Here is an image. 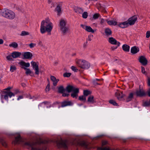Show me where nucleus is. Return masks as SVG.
I'll list each match as a JSON object with an SVG mask.
<instances>
[{"instance_id":"obj_43","label":"nucleus","mask_w":150,"mask_h":150,"mask_svg":"<svg viewBox=\"0 0 150 150\" xmlns=\"http://www.w3.org/2000/svg\"><path fill=\"white\" fill-rule=\"evenodd\" d=\"M88 16V14L87 12H84L82 14V17L84 18H86Z\"/></svg>"},{"instance_id":"obj_34","label":"nucleus","mask_w":150,"mask_h":150,"mask_svg":"<svg viewBox=\"0 0 150 150\" xmlns=\"http://www.w3.org/2000/svg\"><path fill=\"white\" fill-rule=\"evenodd\" d=\"M79 144L81 146L85 147H87V144L86 142L84 141L80 142Z\"/></svg>"},{"instance_id":"obj_45","label":"nucleus","mask_w":150,"mask_h":150,"mask_svg":"<svg viewBox=\"0 0 150 150\" xmlns=\"http://www.w3.org/2000/svg\"><path fill=\"white\" fill-rule=\"evenodd\" d=\"M141 70H142V73L143 74L145 75H146L147 74V73L146 72V71H145L144 68L143 67H141Z\"/></svg>"},{"instance_id":"obj_60","label":"nucleus","mask_w":150,"mask_h":150,"mask_svg":"<svg viewBox=\"0 0 150 150\" xmlns=\"http://www.w3.org/2000/svg\"><path fill=\"white\" fill-rule=\"evenodd\" d=\"M4 43V40L1 39H0V45Z\"/></svg>"},{"instance_id":"obj_55","label":"nucleus","mask_w":150,"mask_h":150,"mask_svg":"<svg viewBox=\"0 0 150 150\" xmlns=\"http://www.w3.org/2000/svg\"><path fill=\"white\" fill-rule=\"evenodd\" d=\"M38 45L41 46H43V45L42 42L41 41H39L38 43Z\"/></svg>"},{"instance_id":"obj_39","label":"nucleus","mask_w":150,"mask_h":150,"mask_svg":"<svg viewBox=\"0 0 150 150\" xmlns=\"http://www.w3.org/2000/svg\"><path fill=\"white\" fill-rule=\"evenodd\" d=\"M79 99L81 101L84 102L86 100V96L84 95L80 96L79 97Z\"/></svg>"},{"instance_id":"obj_17","label":"nucleus","mask_w":150,"mask_h":150,"mask_svg":"<svg viewBox=\"0 0 150 150\" xmlns=\"http://www.w3.org/2000/svg\"><path fill=\"white\" fill-rule=\"evenodd\" d=\"M19 64L22 66V68L28 67L30 66V64L29 63H26L22 61L19 63Z\"/></svg>"},{"instance_id":"obj_24","label":"nucleus","mask_w":150,"mask_h":150,"mask_svg":"<svg viewBox=\"0 0 150 150\" xmlns=\"http://www.w3.org/2000/svg\"><path fill=\"white\" fill-rule=\"evenodd\" d=\"M61 106L62 107H64L65 106L70 105L72 104V103L70 101H64L62 102Z\"/></svg>"},{"instance_id":"obj_47","label":"nucleus","mask_w":150,"mask_h":150,"mask_svg":"<svg viewBox=\"0 0 150 150\" xmlns=\"http://www.w3.org/2000/svg\"><path fill=\"white\" fill-rule=\"evenodd\" d=\"M71 69L74 72H77L78 69H77L76 67L74 66H72L71 67Z\"/></svg>"},{"instance_id":"obj_23","label":"nucleus","mask_w":150,"mask_h":150,"mask_svg":"<svg viewBox=\"0 0 150 150\" xmlns=\"http://www.w3.org/2000/svg\"><path fill=\"white\" fill-rule=\"evenodd\" d=\"M21 141V138L20 136L18 135L17 137H15V140L12 142V144H17L19 143Z\"/></svg>"},{"instance_id":"obj_44","label":"nucleus","mask_w":150,"mask_h":150,"mask_svg":"<svg viewBox=\"0 0 150 150\" xmlns=\"http://www.w3.org/2000/svg\"><path fill=\"white\" fill-rule=\"evenodd\" d=\"M71 75V74L70 73L66 72L63 74V76L64 77H69Z\"/></svg>"},{"instance_id":"obj_9","label":"nucleus","mask_w":150,"mask_h":150,"mask_svg":"<svg viewBox=\"0 0 150 150\" xmlns=\"http://www.w3.org/2000/svg\"><path fill=\"white\" fill-rule=\"evenodd\" d=\"M31 64L33 67V69L35 71V73L38 75L39 74V63L38 62H35L33 61L31 62Z\"/></svg>"},{"instance_id":"obj_40","label":"nucleus","mask_w":150,"mask_h":150,"mask_svg":"<svg viewBox=\"0 0 150 150\" xmlns=\"http://www.w3.org/2000/svg\"><path fill=\"white\" fill-rule=\"evenodd\" d=\"M7 59L9 61H13V60L12 55H9L6 57Z\"/></svg>"},{"instance_id":"obj_36","label":"nucleus","mask_w":150,"mask_h":150,"mask_svg":"<svg viewBox=\"0 0 150 150\" xmlns=\"http://www.w3.org/2000/svg\"><path fill=\"white\" fill-rule=\"evenodd\" d=\"M0 142L4 146L6 147L7 146V144L3 139L2 138L0 139Z\"/></svg>"},{"instance_id":"obj_46","label":"nucleus","mask_w":150,"mask_h":150,"mask_svg":"<svg viewBox=\"0 0 150 150\" xmlns=\"http://www.w3.org/2000/svg\"><path fill=\"white\" fill-rule=\"evenodd\" d=\"M98 150H110L108 147H100L98 148Z\"/></svg>"},{"instance_id":"obj_31","label":"nucleus","mask_w":150,"mask_h":150,"mask_svg":"<svg viewBox=\"0 0 150 150\" xmlns=\"http://www.w3.org/2000/svg\"><path fill=\"white\" fill-rule=\"evenodd\" d=\"M16 69V68L15 66L14 65H11L10 67V71L11 72H14Z\"/></svg>"},{"instance_id":"obj_16","label":"nucleus","mask_w":150,"mask_h":150,"mask_svg":"<svg viewBox=\"0 0 150 150\" xmlns=\"http://www.w3.org/2000/svg\"><path fill=\"white\" fill-rule=\"evenodd\" d=\"M139 62L143 65L147 64V60L145 57L143 56L140 57L139 59Z\"/></svg>"},{"instance_id":"obj_1","label":"nucleus","mask_w":150,"mask_h":150,"mask_svg":"<svg viewBox=\"0 0 150 150\" xmlns=\"http://www.w3.org/2000/svg\"><path fill=\"white\" fill-rule=\"evenodd\" d=\"M53 27V24L50 19L48 18H46L41 22L40 33L42 34H44L47 32L48 35H50Z\"/></svg>"},{"instance_id":"obj_48","label":"nucleus","mask_w":150,"mask_h":150,"mask_svg":"<svg viewBox=\"0 0 150 150\" xmlns=\"http://www.w3.org/2000/svg\"><path fill=\"white\" fill-rule=\"evenodd\" d=\"M50 90V84L49 83L47 84L46 88H45V91L46 92L49 91Z\"/></svg>"},{"instance_id":"obj_49","label":"nucleus","mask_w":150,"mask_h":150,"mask_svg":"<svg viewBox=\"0 0 150 150\" xmlns=\"http://www.w3.org/2000/svg\"><path fill=\"white\" fill-rule=\"evenodd\" d=\"M36 45V44L34 43H31L29 44V46L30 48H32Z\"/></svg>"},{"instance_id":"obj_19","label":"nucleus","mask_w":150,"mask_h":150,"mask_svg":"<svg viewBox=\"0 0 150 150\" xmlns=\"http://www.w3.org/2000/svg\"><path fill=\"white\" fill-rule=\"evenodd\" d=\"M50 79L53 82V85L54 86H56L57 85V83L59 81V79H57L53 76H51Z\"/></svg>"},{"instance_id":"obj_11","label":"nucleus","mask_w":150,"mask_h":150,"mask_svg":"<svg viewBox=\"0 0 150 150\" xmlns=\"http://www.w3.org/2000/svg\"><path fill=\"white\" fill-rule=\"evenodd\" d=\"M109 42L112 45H117V46H119L120 45L119 42L117 41L116 40L112 37H110L109 38L108 40Z\"/></svg>"},{"instance_id":"obj_13","label":"nucleus","mask_w":150,"mask_h":150,"mask_svg":"<svg viewBox=\"0 0 150 150\" xmlns=\"http://www.w3.org/2000/svg\"><path fill=\"white\" fill-rule=\"evenodd\" d=\"M57 146L59 147H64L66 148V142L65 141L62 140L58 141L57 143Z\"/></svg>"},{"instance_id":"obj_37","label":"nucleus","mask_w":150,"mask_h":150,"mask_svg":"<svg viewBox=\"0 0 150 150\" xmlns=\"http://www.w3.org/2000/svg\"><path fill=\"white\" fill-rule=\"evenodd\" d=\"M30 33L28 32L25 31H23L21 32L20 35L21 36H24L25 35H28Z\"/></svg>"},{"instance_id":"obj_50","label":"nucleus","mask_w":150,"mask_h":150,"mask_svg":"<svg viewBox=\"0 0 150 150\" xmlns=\"http://www.w3.org/2000/svg\"><path fill=\"white\" fill-rule=\"evenodd\" d=\"M144 106H148L150 105V103L149 102H146L143 104Z\"/></svg>"},{"instance_id":"obj_32","label":"nucleus","mask_w":150,"mask_h":150,"mask_svg":"<svg viewBox=\"0 0 150 150\" xmlns=\"http://www.w3.org/2000/svg\"><path fill=\"white\" fill-rule=\"evenodd\" d=\"M133 97V94L131 93L126 98V100L127 102H129L132 100Z\"/></svg>"},{"instance_id":"obj_5","label":"nucleus","mask_w":150,"mask_h":150,"mask_svg":"<svg viewBox=\"0 0 150 150\" xmlns=\"http://www.w3.org/2000/svg\"><path fill=\"white\" fill-rule=\"evenodd\" d=\"M67 23L66 21L63 19H61L59 22L60 30L63 34L65 33L68 30V28L67 26Z\"/></svg>"},{"instance_id":"obj_57","label":"nucleus","mask_w":150,"mask_h":150,"mask_svg":"<svg viewBox=\"0 0 150 150\" xmlns=\"http://www.w3.org/2000/svg\"><path fill=\"white\" fill-rule=\"evenodd\" d=\"M107 141H103L102 142V146H103L104 145H106L107 144Z\"/></svg>"},{"instance_id":"obj_26","label":"nucleus","mask_w":150,"mask_h":150,"mask_svg":"<svg viewBox=\"0 0 150 150\" xmlns=\"http://www.w3.org/2000/svg\"><path fill=\"white\" fill-rule=\"evenodd\" d=\"M23 69L25 70V74L26 75H29L31 76L33 75V73L29 69L23 68Z\"/></svg>"},{"instance_id":"obj_38","label":"nucleus","mask_w":150,"mask_h":150,"mask_svg":"<svg viewBox=\"0 0 150 150\" xmlns=\"http://www.w3.org/2000/svg\"><path fill=\"white\" fill-rule=\"evenodd\" d=\"M91 92L89 91L85 90L83 91V94L85 96H87L91 94Z\"/></svg>"},{"instance_id":"obj_20","label":"nucleus","mask_w":150,"mask_h":150,"mask_svg":"<svg viewBox=\"0 0 150 150\" xmlns=\"http://www.w3.org/2000/svg\"><path fill=\"white\" fill-rule=\"evenodd\" d=\"M119 27L122 28H124L127 27L129 26L127 21H125L122 23H121L118 24Z\"/></svg>"},{"instance_id":"obj_25","label":"nucleus","mask_w":150,"mask_h":150,"mask_svg":"<svg viewBox=\"0 0 150 150\" xmlns=\"http://www.w3.org/2000/svg\"><path fill=\"white\" fill-rule=\"evenodd\" d=\"M107 21L108 23L110 25H115L117 24V20L116 19L109 21L107 20Z\"/></svg>"},{"instance_id":"obj_35","label":"nucleus","mask_w":150,"mask_h":150,"mask_svg":"<svg viewBox=\"0 0 150 150\" xmlns=\"http://www.w3.org/2000/svg\"><path fill=\"white\" fill-rule=\"evenodd\" d=\"M10 47H12L13 48H17L18 46V44L15 42H13L9 45Z\"/></svg>"},{"instance_id":"obj_63","label":"nucleus","mask_w":150,"mask_h":150,"mask_svg":"<svg viewBox=\"0 0 150 150\" xmlns=\"http://www.w3.org/2000/svg\"><path fill=\"white\" fill-rule=\"evenodd\" d=\"M19 92V91L18 89H16V93H17Z\"/></svg>"},{"instance_id":"obj_51","label":"nucleus","mask_w":150,"mask_h":150,"mask_svg":"<svg viewBox=\"0 0 150 150\" xmlns=\"http://www.w3.org/2000/svg\"><path fill=\"white\" fill-rule=\"evenodd\" d=\"M100 23L101 25H103L105 22V20L104 19L102 18H100Z\"/></svg>"},{"instance_id":"obj_18","label":"nucleus","mask_w":150,"mask_h":150,"mask_svg":"<svg viewBox=\"0 0 150 150\" xmlns=\"http://www.w3.org/2000/svg\"><path fill=\"white\" fill-rule=\"evenodd\" d=\"M21 54V52L16 51L13 52L11 53V55L13 59H15L19 57Z\"/></svg>"},{"instance_id":"obj_15","label":"nucleus","mask_w":150,"mask_h":150,"mask_svg":"<svg viewBox=\"0 0 150 150\" xmlns=\"http://www.w3.org/2000/svg\"><path fill=\"white\" fill-rule=\"evenodd\" d=\"M23 55L24 59H31L33 56L32 53L30 52H24Z\"/></svg>"},{"instance_id":"obj_22","label":"nucleus","mask_w":150,"mask_h":150,"mask_svg":"<svg viewBox=\"0 0 150 150\" xmlns=\"http://www.w3.org/2000/svg\"><path fill=\"white\" fill-rule=\"evenodd\" d=\"M87 102L89 103L93 104L96 102L93 96H90L88 98Z\"/></svg>"},{"instance_id":"obj_33","label":"nucleus","mask_w":150,"mask_h":150,"mask_svg":"<svg viewBox=\"0 0 150 150\" xmlns=\"http://www.w3.org/2000/svg\"><path fill=\"white\" fill-rule=\"evenodd\" d=\"M58 91L59 93H62L64 91V89L63 87L61 86H60L58 88Z\"/></svg>"},{"instance_id":"obj_56","label":"nucleus","mask_w":150,"mask_h":150,"mask_svg":"<svg viewBox=\"0 0 150 150\" xmlns=\"http://www.w3.org/2000/svg\"><path fill=\"white\" fill-rule=\"evenodd\" d=\"M148 80V85L149 86H150V77H148L147 79Z\"/></svg>"},{"instance_id":"obj_64","label":"nucleus","mask_w":150,"mask_h":150,"mask_svg":"<svg viewBox=\"0 0 150 150\" xmlns=\"http://www.w3.org/2000/svg\"><path fill=\"white\" fill-rule=\"evenodd\" d=\"M11 89V88H8L5 89V90H9Z\"/></svg>"},{"instance_id":"obj_10","label":"nucleus","mask_w":150,"mask_h":150,"mask_svg":"<svg viewBox=\"0 0 150 150\" xmlns=\"http://www.w3.org/2000/svg\"><path fill=\"white\" fill-rule=\"evenodd\" d=\"M137 20V18L136 16H134L129 18L127 21L128 24L129 25H134Z\"/></svg>"},{"instance_id":"obj_52","label":"nucleus","mask_w":150,"mask_h":150,"mask_svg":"<svg viewBox=\"0 0 150 150\" xmlns=\"http://www.w3.org/2000/svg\"><path fill=\"white\" fill-rule=\"evenodd\" d=\"M150 36V32L147 31L146 34V38H149Z\"/></svg>"},{"instance_id":"obj_21","label":"nucleus","mask_w":150,"mask_h":150,"mask_svg":"<svg viewBox=\"0 0 150 150\" xmlns=\"http://www.w3.org/2000/svg\"><path fill=\"white\" fill-rule=\"evenodd\" d=\"M139 50L138 47L135 46L131 48V52L132 54H135L139 52Z\"/></svg>"},{"instance_id":"obj_28","label":"nucleus","mask_w":150,"mask_h":150,"mask_svg":"<svg viewBox=\"0 0 150 150\" xmlns=\"http://www.w3.org/2000/svg\"><path fill=\"white\" fill-rule=\"evenodd\" d=\"M122 48L124 51L128 52L129 51L130 47L127 45L125 44L122 45Z\"/></svg>"},{"instance_id":"obj_29","label":"nucleus","mask_w":150,"mask_h":150,"mask_svg":"<svg viewBox=\"0 0 150 150\" xmlns=\"http://www.w3.org/2000/svg\"><path fill=\"white\" fill-rule=\"evenodd\" d=\"M105 35L107 36H109L112 34L111 30L110 29L108 28L105 29Z\"/></svg>"},{"instance_id":"obj_53","label":"nucleus","mask_w":150,"mask_h":150,"mask_svg":"<svg viewBox=\"0 0 150 150\" xmlns=\"http://www.w3.org/2000/svg\"><path fill=\"white\" fill-rule=\"evenodd\" d=\"M93 36L92 35H89L88 36V38L87 40L89 41H91L92 40L91 38L93 37Z\"/></svg>"},{"instance_id":"obj_3","label":"nucleus","mask_w":150,"mask_h":150,"mask_svg":"<svg viewBox=\"0 0 150 150\" xmlns=\"http://www.w3.org/2000/svg\"><path fill=\"white\" fill-rule=\"evenodd\" d=\"M75 62L77 66L84 69H88L90 67V63L84 59H76L75 60Z\"/></svg>"},{"instance_id":"obj_42","label":"nucleus","mask_w":150,"mask_h":150,"mask_svg":"<svg viewBox=\"0 0 150 150\" xmlns=\"http://www.w3.org/2000/svg\"><path fill=\"white\" fill-rule=\"evenodd\" d=\"M109 102L110 103L116 106H117L118 104H117L116 103L115 101L113 100H109Z\"/></svg>"},{"instance_id":"obj_62","label":"nucleus","mask_w":150,"mask_h":150,"mask_svg":"<svg viewBox=\"0 0 150 150\" xmlns=\"http://www.w3.org/2000/svg\"><path fill=\"white\" fill-rule=\"evenodd\" d=\"M113 71H114L115 73H118V71L117 70H116L115 69H114L113 70Z\"/></svg>"},{"instance_id":"obj_4","label":"nucleus","mask_w":150,"mask_h":150,"mask_svg":"<svg viewBox=\"0 0 150 150\" xmlns=\"http://www.w3.org/2000/svg\"><path fill=\"white\" fill-rule=\"evenodd\" d=\"M67 91L68 92H72L71 94V96L73 98H76L78 96V93H79V89L76 88L73 86L71 85H68L66 87Z\"/></svg>"},{"instance_id":"obj_14","label":"nucleus","mask_w":150,"mask_h":150,"mask_svg":"<svg viewBox=\"0 0 150 150\" xmlns=\"http://www.w3.org/2000/svg\"><path fill=\"white\" fill-rule=\"evenodd\" d=\"M135 93L137 96L140 97L144 96L146 95L145 91L142 89H140L137 91Z\"/></svg>"},{"instance_id":"obj_59","label":"nucleus","mask_w":150,"mask_h":150,"mask_svg":"<svg viewBox=\"0 0 150 150\" xmlns=\"http://www.w3.org/2000/svg\"><path fill=\"white\" fill-rule=\"evenodd\" d=\"M118 46L117 47H111V49L112 50H113L117 49Z\"/></svg>"},{"instance_id":"obj_7","label":"nucleus","mask_w":150,"mask_h":150,"mask_svg":"<svg viewBox=\"0 0 150 150\" xmlns=\"http://www.w3.org/2000/svg\"><path fill=\"white\" fill-rule=\"evenodd\" d=\"M25 144L29 146V150H41L38 148L37 146V143L34 142H26Z\"/></svg>"},{"instance_id":"obj_61","label":"nucleus","mask_w":150,"mask_h":150,"mask_svg":"<svg viewBox=\"0 0 150 150\" xmlns=\"http://www.w3.org/2000/svg\"><path fill=\"white\" fill-rule=\"evenodd\" d=\"M148 94L149 96L150 97V89L148 91Z\"/></svg>"},{"instance_id":"obj_12","label":"nucleus","mask_w":150,"mask_h":150,"mask_svg":"<svg viewBox=\"0 0 150 150\" xmlns=\"http://www.w3.org/2000/svg\"><path fill=\"white\" fill-rule=\"evenodd\" d=\"M81 26L82 28L88 32L94 33L95 31H96V30L95 31L94 30H93L90 26L85 25L83 24H81Z\"/></svg>"},{"instance_id":"obj_8","label":"nucleus","mask_w":150,"mask_h":150,"mask_svg":"<svg viewBox=\"0 0 150 150\" xmlns=\"http://www.w3.org/2000/svg\"><path fill=\"white\" fill-rule=\"evenodd\" d=\"M115 96L117 99L119 100H122L125 99V95L122 92L117 90L115 93Z\"/></svg>"},{"instance_id":"obj_54","label":"nucleus","mask_w":150,"mask_h":150,"mask_svg":"<svg viewBox=\"0 0 150 150\" xmlns=\"http://www.w3.org/2000/svg\"><path fill=\"white\" fill-rule=\"evenodd\" d=\"M62 96L64 97H68L69 95V94L67 93H62Z\"/></svg>"},{"instance_id":"obj_58","label":"nucleus","mask_w":150,"mask_h":150,"mask_svg":"<svg viewBox=\"0 0 150 150\" xmlns=\"http://www.w3.org/2000/svg\"><path fill=\"white\" fill-rule=\"evenodd\" d=\"M23 98V96H19L17 100H19L21 99H22Z\"/></svg>"},{"instance_id":"obj_30","label":"nucleus","mask_w":150,"mask_h":150,"mask_svg":"<svg viewBox=\"0 0 150 150\" xmlns=\"http://www.w3.org/2000/svg\"><path fill=\"white\" fill-rule=\"evenodd\" d=\"M54 10L57 12L58 15L60 13H61V8L60 6L58 5Z\"/></svg>"},{"instance_id":"obj_41","label":"nucleus","mask_w":150,"mask_h":150,"mask_svg":"<svg viewBox=\"0 0 150 150\" xmlns=\"http://www.w3.org/2000/svg\"><path fill=\"white\" fill-rule=\"evenodd\" d=\"M100 16V15L98 13H96L94 14L93 16V18L94 19H96L98 18Z\"/></svg>"},{"instance_id":"obj_2","label":"nucleus","mask_w":150,"mask_h":150,"mask_svg":"<svg viewBox=\"0 0 150 150\" xmlns=\"http://www.w3.org/2000/svg\"><path fill=\"white\" fill-rule=\"evenodd\" d=\"M1 14L4 17L11 20L13 19L16 17L15 14L13 11L7 9H5L1 11Z\"/></svg>"},{"instance_id":"obj_27","label":"nucleus","mask_w":150,"mask_h":150,"mask_svg":"<svg viewBox=\"0 0 150 150\" xmlns=\"http://www.w3.org/2000/svg\"><path fill=\"white\" fill-rule=\"evenodd\" d=\"M74 11L77 13L81 14L83 11V10L81 8L76 7L74 8Z\"/></svg>"},{"instance_id":"obj_6","label":"nucleus","mask_w":150,"mask_h":150,"mask_svg":"<svg viewBox=\"0 0 150 150\" xmlns=\"http://www.w3.org/2000/svg\"><path fill=\"white\" fill-rule=\"evenodd\" d=\"M3 93L5 94V95L1 94V102L2 103H4L3 101V98L5 99L7 101L8 100V96H9L10 98H11L12 96H14L15 94L12 92L8 91H4L3 92Z\"/></svg>"}]
</instances>
